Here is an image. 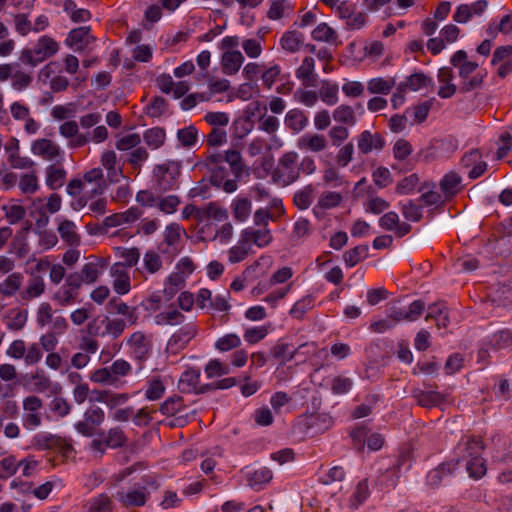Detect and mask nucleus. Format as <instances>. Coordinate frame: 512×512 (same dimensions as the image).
I'll list each match as a JSON object with an SVG mask.
<instances>
[{
	"instance_id": "1",
	"label": "nucleus",
	"mask_w": 512,
	"mask_h": 512,
	"mask_svg": "<svg viewBox=\"0 0 512 512\" xmlns=\"http://www.w3.org/2000/svg\"><path fill=\"white\" fill-rule=\"evenodd\" d=\"M205 165L211 171L210 183L226 193H233L238 188L245 166L237 150H227L224 154L212 153L205 159Z\"/></svg>"
},
{
	"instance_id": "2",
	"label": "nucleus",
	"mask_w": 512,
	"mask_h": 512,
	"mask_svg": "<svg viewBox=\"0 0 512 512\" xmlns=\"http://www.w3.org/2000/svg\"><path fill=\"white\" fill-rule=\"evenodd\" d=\"M450 63L455 68H458V75L461 78L459 91L462 94L471 92L478 89L483 83V75L472 74L477 70L478 63L469 61L466 51L458 50L450 58Z\"/></svg>"
},
{
	"instance_id": "3",
	"label": "nucleus",
	"mask_w": 512,
	"mask_h": 512,
	"mask_svg": "<svg viewBox=\"0 0 512 512\" xmlns=\"http://www.w3.org/2000/svg\"><path fill=\"white\" fill-rule=\"evenodd\" d=\"M59 50V44L48 35L41 36L33 48L21 51L20 61L31 67H36L46 59L54 56Z\"/></svg>"
},
{
	"instance_id": "4",
	"label": "nucleus",
	"mask_w": 512,
	"mask_h": 512,
	"mask_svg": "<svg viewBox=\"0 0 512 512\" xmlns=\"http://www.w3.org/2000/svg\"><path fill=\"white\" fill-rule=\"evenodd\" d=\"M298 154L294 151L284 153L278 161V166L272 172L274 182L288 186L299 179Z\"/></svg>"
},
{
	"instance_id": "5",
	"label": "nucleus",
	"mask_w": 512,
	"mask_h": 512,
	"mask_svg": "<svg viewBox=\"0 0 512 512\" xmlns=\"http://www.w3.org/2000/svg\"><path fill=\"white\" fill-rule=\"evenodd\" d=\"M104 410L92 404L84 411L83 419L74 424L75 430L82 436L90 438L100 432L101 425L105 422Z\"/></svg>"
},
{
	"instance_id": "6",
	"label": "nucleus",
	"mask_w": 512,
	"mask_h": 512,
	"mask_svg": "<svg viewBox=\"0 0 512 512\" xmlns=\"http://www.w3.org/2000/svg\"><path fill=\"white\" fill-rule=\"evenodd\" d=\"M181 173V165L175 161H169L165 164L156 165L154 175L159 190L170 191L178 186V177Z\"/></svg>"
},
{
	"instance_id": "7",
	"label": "nucleus",
	"mask_w": 512,
	"mask_h": 512,
	"mask_svg": "<svg viewBox=\"0 0 512 512\" xmlns=\"http://www.w3.org/2000/svg\"><path fill=\"white\" fill-rule=\"evenodd\" d=\"M185 232L184 229L177 223H170L166 226L164 231L163 241L158 245V250L161 254L167 255L170 258L177 256L181 249V233Z\"/></svg>"
},
{
	"instance_id": "8",
	"label": "nucleus",
	"mask_w": 512,
	"mask_h": 512,
	"mask_svg": "<svg viewBox=\"0 0 512 512\" xmlns=\"http://www.w3.org/2000/svg\"><path fill=\"white\" fill-rule=\"evenodd\" d=\"M425 310V302L423 300L413 301L407 308L393 305L388 309V316L396 324L400 321H415Z\"/></svg>"
},
{
	"instance_id": "9",
	"label": "nucleus",
	"mask_w": 512,
	"mask_h": 512,
	"mask_svg": "<svg viewBox=\"0 0 512 512\" xmlns=\"http://www.w3.org/2000/svg\"><path fill=\"white\" fill-rule=\"evenodd\" d=\"M459 465V459L442 462L430 470L426 476V483L431 488H438L445 479L451 477Z\"/></svg>"
},
{
	"instance_id": "10",
	"label": "nucleus",
	"mask_w": 512,
	"mask_h": 512,
	"mask_svg": "<svg viewBox=\"0 0 512 512\" xmlns=\"http://www.w3.org/2000/svg\"><path fill=\"white\" fill-rule=\"evenodd\" d=\"M197 332L198 330L194 323L184 325L169 338L167 349L174 354L178 353L197 335Z\"/></svg>"
},
{
	"instance_id": "11",
	"label": "nucleus",
	"mask_w": 512,
	"mask_h": 512,
	"mask_svg": "<svg viewBox=\"0 0 512 512\" xmlns=\"http://www.w3.org/2000/svg\"><path fill=\"white\" fill-rule=\"evenodd\" d=\"M484 445L480 438L477 437H463L458 443L455 453L460 462L466 463L467 459H472L478 455H482Z\"/></svg>"
},
{
	"instance_id": "12",
	"label": "nucleus",
	"mask_w": 512,
	"mask_h": 512,
	"mask_svg": "<svg viewBox=\"0 0 512 512\" xmlns=\"http://www.w3.org/2000/svg\"><path fill=\"white\" fill-rule=\"evenodd\" d=\"M385 139L379 133H372L369 130L362 131L357 136V147L359 153L367 155L372 151H381L385 147Z\"/></svg>"
},
{
	"instance_id": "13",
	"label": "nucleus",
	"mask_w": 512,
	"mask_h": 512,
	"mask_svg": "<svg viewBox=\"0 0 512 512\" xmlns=\"http://www.w3.org/2000/svg\"><path fill=\"white\" fill-rule=\"evenodd\" d=\"M149 493L145 492V487L140 490H131L125 492L119 490L115 494L117 501L125 507H142L148 500Z\"/></svg>"
},
{
	"instance_id": "14",
	"label": "nucleus",
	"mask_w": 512,
	"mask_h": 512,
	"mask_svg": "<svg viewBox=\"0 0 512 512\" xmlns=\"http://www.w3.org/2000/svg\"><path fill=\"white\" fill-rule=\"evenodd\" d=\"M485 345L489 346L493 352L508 349L512 346V331L504 328L484 338Z\"/></svg>"
},
{
	"instance_id": "15",
	"label": "nucleus",
	"mask_w": 512,
	"mask_h": 512,
	"mask_svg": "<svg viewBox=\"0 0 512 512\" xmlns=\"http://www.w3.org/2000/svg\"><path fill=\"white\" fill-rule=\"evenodd\" d=\"M142 215V212L137 207H131L125 212L115 213L110 216H107L103 225L106 228L117 227L122 224H130L138 220Z\"/></svg>"
},
{
	"instance_id": "16",
	"label": "nucleus",
	"mask_w": 512,
	"mask_h": 512,
	"mask_svg": "<svg viewBox=\"0 0 512 512\" xmlns=\"http://www.w3.org/2000/svg\"><path fill=\"white\" fill-rule=\"evenodd\" d=\"M241 236L245 242L250 245L255 244L259 248L268 246L273 239L270 230L267 228L254 229L249 227L242 230Z\"/></svg>"
},
{
	"instance_id": "17",
	"label": "nucleus",
	"mask_w": 512,
	"mask_h": 512,
	"mask_svg": "<svg viewBox=\"0 0 512 512\" xmlns=\"http://www.w3.org/2000/svg\"><path fill=\"white\" fill-rule=\"evenodd\" d=\"M412 397L424 408H432L444 402V395L435 390L414 389Z\"/></svg>"
},
{
	"instance_id": "18",
	"label": "nucleus",
	"mask_w": 512,
	"mask_h": 512,
	"mask_svg": "<svg viewBox=\"0 0 512 512\" xmlns=\"http://www.w3.org/2000/svg\"><path fill=\"white\" fill-rule=\"evenodd\" d=\"M297 147L311 152H321L327 147V140L322 134H305L298 139Z\"/></svg>"
},
{
	"instance_id": "19",
	"label": "nucleus",
	"mask_w": 512,
	"mask_h": 512,
	"mask_svg": "<svg viewBox=\"0 0 512 512\" xmlns=\"http://www.w3.org/2000/svg\"><path fill=\"white\" fill-rule=\"evenodd\" d=\"M200 370L189 368L180 376L178 386L182 393H196L200 382Z\"/></svg>"
},
{
	"instance_id": "20",
	"label": "nucleus",
	"mask_w": 512,
	"mask_h": 512,
	"mask_svg": "<svg viewBox=\"0 0 512 512\" xmlns=\"http://www.w3.org/2000/svg\"><path fill=\"white\" fill-rule=\"evenodd\" d=\"M426 320L432 319L436 322L438 328H447L449 319V310L442 302L433 303L427 308Z\"/></svg>"
},
{
	"instance_id": "21",
	"label": "nucleus",
	"mask_w": 512,
	"mask_h": 512,
	"mask_svg": "<svg viewBox=\"0 0 512 512\" xmlns=\"http://www.w3.org/2000/svg\"><path fill=\"white\" fill-rule=\"evenodd\" d=\"M99 437H104L106 445L111 449L122 448L127 444L128 438L120 426L111 427L109 430L104 431L100 429L97 434Z\"/></svg>"
},
{
	"instance_id": "22",
	"label": "nucleus",
	"mask_w": 512,
	"mask_h": 512,
	"mask_svg": "<svg viewBox=\"0 0 512 512\" xmlns=\"http://www.w3.org/2000/svg\"><path fill=\"white\" fill-rule=\"evenodd\" d=\"M244 62L242 53L238 50L227 51L222 55V71L226 75L236 74Z\"/></svg>"
},
{
	"instance_id": "23",
	"label": "nucleus",
	"mask_w": 512,
	"mask_h": 512,
	"mask_svg": "<svg viewBox=\"0 0 512 512\" xmlns=\"http://www.w3.org/2000/svg\"><path fill=\"white\" fill-rule=\"evenodd\" d=\"M32 153L47 160H53L60 154V148L49 139H38L31 147Z\"/></svg>"
},
{
	"instance_id": "24",
	"label": "nucleus",
	"mask_w": 512,
	"mask_h": 512,
	"mask_svg": "<svg viewBox=\"0 0 512 512\" xmlns=\"http://www.w3.org/2000/svg\"><path fill=\"white\" fill-rule=\"evenodd\" d=\"M127 343L132 348V353L136 359L144 360L148 357L149 343L142 332H134Z\"/></svg>"
},
{
	"instance_id": "25",
	"label": "nucleus",
	"mask_w": 512,
	"mask_h": 512,
	"mask_svg": "<svg viewBox=\"0 0 512 512\" xmlns=\"http://www.w3.org/2000/svg\"><path fill=\"white\" fill-rule=\"evenodd\" d=\"M111 273L113 276H115L114 282H113V288L116 293L123 295L130 291V277L129 275L123 270V264L121 263H115L111 267Z\"/></svg>"
},
{
	"instance_id": "26",
	"label": "nucleus",
	"mask_w": 512,
	"mask_h": 512,
	"mask_svg": "<svg viewBox=\"0 0 512 512\" xmlns=\"http://www.w3.org/2000/svg\"><path fill=\"white\" fill-rule=\"evenodd\" d=\"M248 485L255 489L260 490L263 486L269 483L272 479V471L267 467H261L254 471H248L245 474Z\"/></svg>"
},
{
	"instance_id": "27",
	"label": "nucleus",
	"mask_w": 512,
	"mask_h": 512,
	"mask_svg": "<svg viewBox=\"0 0 512 512\" xmlns=\"http://www.w3.org/2000/svg\"><path fill=\"white\" fill-rule=\"evenodd\" d=\"M87 512H114V503L106 493H100L90 498L86 505Z\"/></svg>"
},
{
	"instance_id": "28",
	"label": "nucleus",
	"mask_w": 512,
	"mask_h": 512,
	"mask_svg": "<svg viewBox=\"0 0 512 512\" xmlns=\"http://www.w3.org/2000/svg\"><path fill=\"white\" fill-rule=\"evenodd\" d=\"M429 84H431V79L423 72H417L408 76L404 82L399 83L397 90L399 92H405L407 89L418 91Z\"/></svg>"
},
{
	"instance_id": "29",
	"label": "nucleus",
	"mask_w": 512,
	"mask_h": 512,
	"mask_svg": "<svg viewBox=\"0 0 512 512\" xmlns=\"http://www.w3.org/2000/svg\"><path fill=\"white\" fill-rule=\"evenodd\" d=\"M285 125L295 133H299L308 125V118L300 109H291L286 113Z\"/></svg>"
},
{
	"instance_id": "30",
	"label": "nucleus",
	"mask_w": 512,
	"mask_h": 512,
	"mask_svg": "<svg viewBox=\"0 0 512 512\" xmlns=\"http://www.w3.org/2000/svg\"><path fill=\"white\" fill-rule=\"evenodd\" d=\"M462 182L461 176L454 171L446 173L440 180V189L446 197H452L458 193L459 186Z\"/></svg>"
},
{
	"instance_id": "31",
	"label": "nucleus",
	"mask_w": 512,
	"mask_h": 512,
	"mask_svg": "<svg viewBox=\"0 0 512 512\" xmlns=\"http://www.w3.org/2000/svg\"><path fill=\"white\" fill-rule=\"evenodd\" d=\"M108 307L110 309V312L125 316L130 324H135L138 319L136 308L129 307L126 303L122 302L117 297H114L109 300Z\"/></svg>"
},
{
	"instance_id": "32",
	"label": "nucleus",
	"mask_w": 512,
	"mask_h": 512,
	"mask_svg": "<svg viewBox=\"0 0 512 512\" xmlns=\"http://www.w3.org/2000/svg\"><path fill=\"white\" fill-rule=\"evenodd\" d=\"M92 258L93 261H89L88 263L84 264L81 271L79 272L81 277L84 279L85 284L94 283L100 274L99 268H103L105 265L103 259H99L97 257Z\"/></svg>"
},
{
	"instance_id": "33",
	"label": "nucleus",
	"mask_w": 512,
	"mask_h": 512,
	"mask_svg": "<svg viewBox=\"0 0 512 512\" xmlns=\"http://www.w3.org/2000/svg\"><path fill=\"white\" fill-rule=\"evenodd\" d=\"M303 41L304 35L301 32L296 30L287 31L281 37L280 45L284 50L290 53H294L299 50Z\"/></svg>"
},
{
	"instance_id": "34",
	"label": "nucleus",
	"mask_w": 512,
	"mask_h": 512,
	"mask_svg": "<svg viewBox=\"0 0 512 512\" xmlns=\"http://www.w3.org/2000/svg\"><path fill=\"white\" fill-rule=\"evenodd\" d=\"M370 496V490L368 486V480H361L357 486L355 491L352 493L349 499V507L352 510H357Z\"/></svg>"
},
{
	"instance_id": "35",
	"label": "nucleus",
	"mask_w": 512,
	"mask_h": 512,
	"mask_svg": "<svg viewBox=\"0 0 512 512\" xmlns=\"http://www.w3.org/2000/svg\"><path fill=\"white\" fill-rule=\"evenodd\" d=\"M369 247L366 244L358 245L343 254V261L347 267H354L368 257Z\"/></svg>"
},
{
	"instance_id": "36",
	"label": "nucleus",
	"mask_w": 512,
	"mask_h": 512,
	"mask_svg": "<svg viewBox=\"0 0 512 512\" xmlns=\"http://www.w3.org/2000/svg\"><path fill=\"white\" fill-rule=\"evenodd\" d=\"M301 347L302 346H299L298 348L292 350L290 344L279 341L275 346L272 347L270 354L273 358L280 360L281 364L284 365L295 357L296 353Z\"/></svg>"
},
{
	"instance_id": "37",
	"label": "nucleus",
	"mask_w": 512,
	"mask_h": 512,
	"mask_svg": "<svg viewBox=\"0 0 512 512\" xmlns=\"http://www.w3.org/2000/svg\"><path fill=\"white\" fill-rule=\"evenodd\" d=\"M399 478V473L390 466L377 477L375 484L381 490L389 491L397 486Z\"/></svg>"
},
{
	"instance_id": "38",
	"label": "nucleus",
	"mask_w": 512,
	"mask_h": 512,
	"mask_svg": "<svg viewBox=\"0 0 512 512\" xmlns=\"http://www.w3.org/2000/svg\"><path fill=\"white\" fill-rule=\"evenodd\" d=\"M23 276L20 273H12L8 275L0 283V293L3 296H13L21 287Z\"/></svg>"
},
{
	"instance_id": "39",
	"label": "nucleus",
	"mask_w": 512,
	"mask_h": 512,
	"mask_svg": "<svg viewBox=\"0 0 512 512\" xmlns=\"http://www.w3.org/2000/svg\"><path fill=\"white\" fill-rule=\"evenodd\" d=\"M231 208L234 219L244 222L249 218L252 206L247 198H236L233 200Z\"/></svg>"
},
{
	"instance_id": "40",
	"label": "nucleus",
	"mask_w": 512,
	"mask_h": 512,
	"mask_svg": "<svg viewBox=\"0 0 512 512\" xmlns=\"http://www.w3.org/2000/svg\"><path fill=\"white\" fill-rule=\"evenodd\" d=\"M293 6L289 0H270V8L267 16L269 19L278 20L291 13Z\"/></svg>"
},
{
	"instance_id": "41",
	"label": "nucleus",
	"mask_w": 512,
	"mask_h": 512,
	"mask_svg": "<svg viewBox=\"0 0 512 512\" xmlns=\"http://www.w3.org/2000/svg\"><path fill=\"white\" fill-rule=\"evenodd\" d=\"M46 172V184L50 189L56 190L62 187L66 178V171L62 167L50 165L47 167Z\"/></svg>"
},
{
	"instance_id": "42",
	"label": "nucleus",
	"mask_w": 512,
	"mask_h": 512,
	"mask_svg": "<svg viewBox=\"0 0 512 512\" xmlns=\"http://www.w3.org/2000/svg\"><path fill=\"white\" fill-rule=\"evenodd\" d=\"M165 137V130L161 127L150 128L143 135L144 142L152 149L161 147L164 144Z\"/></svg>"
},
{
	"instance_id": "43",
	"label": "nucleus",
	"mask_w": 512,
	"mask_h": 512,
	"mask_svg": "<svg viewBox=\"0 0 512 512\" xmlns=\"http://www.w3.org/2000/svg\"><path fill=\"white\" fill-rule=\"evenodd\" d=\"M89 32L90 27H79L71 30L66 38V44L70 47H76L79 48L78 45L85 44L87 45L89 43Z\"/></svg>"
},
{
	"instance_id": "44",
	"label": "nucleus",
	"mask_w": 512,
	"mask_h": 512,
	"mask_svg": "<svg viewBox=\"0 0 512 512\" xmlns=\"http://www.w3.org/2000/svg\"><path fill=\"white\" fill-rule=\"evenodd\" d=\"M401 212L408 221L419 222L423 217V206L417 204L414 200H408L400 203Z\"/></svg>"
},
{
	"instance_id": "45",
	"label": "nucleus",
	"mask_w": 512,
	"mask_h": 512,
	"mask_svg": "<svg viewBox=\"0 0 512 512\" xmlns=\"http://www.w3.org/2000/svg\"><path fill=\"white\" fill-rule=\"evenodd\" d=\"M279 128V120L275 116H262L259 119V129L273 135L272 141L275 143L277 147L282 146V142L275 135L276 131Z\"/></svg>"
},
{
	"instance_id": "46",
	"label": "nucleus",
	"mask_w": 512,
	"mask_h": 512,
	"mask_svg": "<svg viewBox=\"0 0 512 512\" xmlns=\"http://www.w3.org/2000/svg\"><path fill=\"white\" fill-rule=\"evenodd\" d=\"M465 467L469 473V476L474 479H480L485 475L487 471L485 460L481 457V455L472 457V459H467Z\"/></svg>"
},
{
	"instance_id": "47",
	"label": "nucleus",
	"mask_w": 512,
	"mask_h": 512,
	"mask_svg": "<svg viewBox=\"0 0 512 512\" xmlns=\"http://www.w3.org/2000/svg\"><path fill=\"white\" fill-rule=\"evenodd\" d=\"M333 119L336 122L353 126L356 124L354 110L349 105H340L332 113Z\"/></svg>"
},
{
	"instance_id": "48",
	"label": "nucleus",
	"mask_w": 512,
	"mask_h": 512,
	"mask_svg": "<svg viewBox=\"0 0 512 512\" xmlns=\"http://www.w3.org/2000/svg\"><path fill=\"white\" fill-rule=\"evenodd\" d=\"M251 251V245L244 241V238L240 235V240L237 245H234L229 249V261L231 263H238L243 261Z\"/></svg>"
},
{
	"instance_id": "49",
	"label": "nucleus",
	"mask_w": 512,
	"mask_h": 512,
	"mask_svg": "<svg viewBox=\"0 0 512 512\" xmlns=\"http://www.w3.org/2000/svg\"><path fill=\"white\" fill-rule=\"evenodd\" d=\"M241 345L240 337L235 333L226 334L215 341L214 347L219 352H228Z\"/></svg>"
},
{
	"instance_id": "50",
	"label": "nucleus",
	"mask_w": 512,
	"mask_h": 512,
	"mask_svg": "<svg viewBox=\"0 0 512 512\" xmlns=\"http://www.w3.org/2000/svg\"><path fill=\"white\" fill-rule=\"evenodd\" d=\"M314 307V297L306 295L298 300L291 308L289 314L295 319H302L305 313Z\"/></svg>"
},
{
	"instance_id": "51",
	"label": "nucleus",
	"mask_w": 512,
	"mask_h": 512,
	"mask_svg": "<svg viewBox=\"0 0 512 512\" xmlns=\"http://www.w3.org/2000/svg\"><path fill=\"white\" fill-rule=\"evenodd\" d=\"M394 84V79L372 78L367 83V89L371 94H388Z\"/></svg>"
},
{
	"instance_id": "52",
	"label": "nucleus",
	"mask_w": 512,
	"mask_h": 512,
	"mask_svg": "<svg viewBox=\"0 0 512 512\" xmlns=\"http://www.w3.org/2000/svg\"><path fill=\"white\" fill-rule=\"evenodd\" d=\"M183 398L178 395L167 398L159 408V411L166 416H172L179 413L183 409Z\"/></svg>"
},
{
	"instance_id": "53",
	"label": "nucleus",
	"mask_w": 512,
	"mask_h": 512,
	"mask_svg": "<svg viewBox=\"0 0 512 512\" xmlns=\"http://www.w3.org/2000/svg\"><path fill=\"white\" fill-rule=\"evenodd\" d=\"M338 91V84L324 81L320 89V98L329 106L335 105L338 102Z\"/></svg>"
},
{
	"instance_id": "54",
	"label": "nucleus",
	"mask_w": 512,
	"mask_h": 512,
	"mask_svg": "<svg viewBox=\"0 0 512 512\" xmlns=\"http://www.w3.org/2000/svg\"><path fill=\"white\" fill-rule=\"evenodd\" d=\"M162 268V260L157 252L148 250L143 256V269L149 274H155Z\"/></svg>"
},
{
	"instance_id": "55",
	"label": "nucleus",
	"mask_w": 512,
	"mask_h": 512,
	"mask_svg": "<svg viewBox=\"0 0 512 512\" xmlns=\"http://www.w3.org/2000/svg\"><path fill=\"white\" fill-rule=\"evenodd\" d=\"M28 384L30 385L31 391L41 393L50 388L51 381L43 371H37L29 378Z\"/></svg>"
},
{
	"instance_id": "56",
	"label": "nucleus",
	"mask_w": 512,
	"mask_h": 512,
	"mask_svg": "<svg viewBox=\"0 0 512 512\" xmlns=\"http://www.w3.org/2000/svg\"><path fill=\"white\" fill-rule=\"evenodd\" d=\"M61 238L68 244L73 245L79 242V237L75 232V224L70 220H63L58 227Z\"/></svg>"
},
{
	"instance_id": "57",
	"label": "nucleus",
	"mask_w": 512,
	"mask_h": 512,
	"mask_svg": "<svg viewBox=\"0 0 512 512\" xmlns=\"http://www.w3.org/2000/svg\"><path fill=\"white\" fill-rule=\"evenodd\" d=\"M84 180L89 183H95L96 188L93 189L94 194H102L106 185L103 180V171L101 168H93L87 171L84 176Z\"/></svg>"
},
{
	"instance_id": "58",
	"label": "nucleus",
	"mask_w": 512,
	"mask_h": 512,
	"mask_svg": "<svg viewBox=\"0 0 512 512\" xmlns=\"http://www.w3.org/2000/svg\"><path fill=\"white\" fill-rule=\"evenodd\" d=\"M208 378L220 377L230 373V367L223 364L219 359H211L204 368Z\"/></svg>"
},
{
	"instance_id": "59",
	"label": "nucleus",
	"mask_w": 512,
	"mask_h": 512,
	"mask_svg": "<svg viewBox=\"0 0 512 512\" xmlns=\"http://www.w3.org/2000/svg\"><path fill=\"white\" fill-rule=\"evenodd\" d=\"M165 390L163 382L159 378H153L148 381L145 397L150 401L158 400L164 395Z\"/></svg>"
},
{
	"instance_id": "60",
	"label": "nucleus",
	"mask_w": 512,
	"mask_h": 512,
	"mask_svg": "<svg viewBox=\"0 0 512 512\" xmlns=\"http://www.w3.org/2000/svg\"><path fill=\"white\" fill-rule=\"evenodd\" d=\"M313 191L312 185H307L302 190L297 191L293 198L294 204L301 210L309 208L312 203Z\"/></svg>"
},
{
	"instance_id": "61",
	"label": "nucleus",
	"mask_w": 512,
	"mask_h": 512,
	"mask_svg": "<svg viewBox=\"0 0 512 512\" xmlns=\"http://www.w3.org/2000/svg\"><path fill=\"white\" fill-rule=\"evenodd\" d=\"M418 183L419 177L417 174L413 173L400 180L396 185L395 191L400 195H409L414 192Z\"/></svg>"
},
{
	"instance_id": "62",
	"label": "nucleus",
	"mask_w": 512,
	"mask_h": 512,
	"mask_svg": "<svg viewBox=\"0 0 512 512\" xmlns=\"http://www.w3.org/2000/svg\"><path fill=\"white\" fill-rule=\"evenodd\" d=\"M197 137L198 131L193 125L179 129L177 132V138L184 147L194 146L197 142Z\"/></svg>"
},
{
	"instance_id": "63",
	"label": "nucleus",
	"mask_w": 512,
	"mask_h": 512,
	"mask_svg": "<svg viewBox=\"0 0 512 512\" xmlns=\"http://www.w3.org/2000/svg\"><path fill=\"white\" fill-rule=\"evenodd\" d=\"M353 386V381L349 377L336 376L331 380V391L335 395H343L348 393Z\"/></svg>"
},
{
	"instance_id": "64",
	"label": "nucleus",
	"mask_w": 512,
	"mask_h": 512,
	"mask_svg": "<svg viewBox=\"0 0 512 512\" xmlns=\"http://www.w3.org/2000/svg\"><path fill=\"white\" fill-rule=\"evenodd\" d=\"M78 296V292L74 291L64 284L53 296V299L62 306H67L74 302Z\"/></svg>"
}]
</instances>
